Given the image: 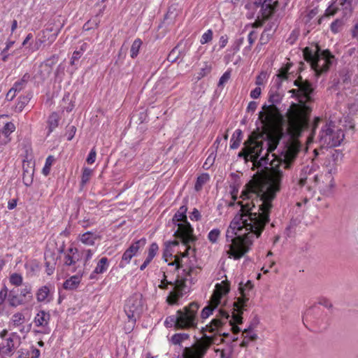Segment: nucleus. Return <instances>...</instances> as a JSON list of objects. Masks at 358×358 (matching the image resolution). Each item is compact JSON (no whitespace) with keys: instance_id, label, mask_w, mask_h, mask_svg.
<instances>
[{"instance_id":"1","label":"nucleus","mask_w":358,"mask_h":358,"mask_svg":"<svg viewBox=\"0 0 358 358\" xmlns=\"http://www.w3.org/2000/svg\"><path fill=\"white\" fill-rule=\"evenodd\" d=\"M273 181V185L266 183L259 192H254L262 201L257 212H252L255 206L246 202L230 222L226 231L229 257L240 259L250 250L254 239L261 236L266 225L270 222V214L273 208V201L279 192L278 182Z\"/></svg>"},{"instance_id":"2","label":"nucleus","mask_w":358,"mask_h":358,"mask_svg":"<svg viewBox=\"0 0 358 358\" xmlns=\"http://www.w3.org/2000/svg\"><path fill=\"white\" fill-rule=\"evenodd\" d=\"M264 132V143L266 142V155L267 158H269L270 154L273 159L270 161L269 164L271 166V169L267 174V176L262 180L255 182L252 187V191L253 192H259L260 187L266 183L273 185V179L275 181L278 182L279 192L281 189L282 180L283 178V172L280 169L282 166L285 169H289L292 168L293 163L296 159V154L292 150L286 149L282 150L279 155L273 153L277 149L282 136V132L281 131H272L267 134Z\"/></svg>"},{"instance_id":"3","label":"nucleus","mask_w":358,"mask_h":358,"mask_svg":"<svg viewBox=\"0 0 358 358\" xmlns=\"http://www.w3.org/2000/svg\"><path fill=\"white\" fill-rule=\"evenodd\" d=\"M264 132L258 129L252 131L247 140L243 143V146L238 153V157L243 159L245 163L252 162L253 169H263L267 168L270 163L266 153L262 155L264 150Z\"/></svg>"},{"instance_id":"4","label":"nucleus","mask_w":358,"mask_h":358,"mask_svg":"<svg viewBox=\"0 0 358 358\" xmlns=\"http://www.w3.org/2000/svg\"><path fill=\"white\" fill-rule=\"evenodd\" d=\"M311 103V96L307 95L306 101L299 100V103H292L288 110L287 122L289 129L295 134H300L310 125L312 108L308 105Z\"/></svg>"},{"instance_id":"5","label":"nucleus","mask_w":358,"mask_h":358,"mask_svg":"<svg viewBox=\"0 0 358 358\" xmlns=\"http://www.w3.org/2000/svg\"><path fill=\"white\" fill-rule=\"evenodd\" d=\"M303 53L305 60L310 64L311 69L317 76L327 72L335 62L334 55L329 50L318 49L313 52L310 48L306 47Z\"/></svg>"},{"instance_id":"6","label":"nucleus","mask_w":358,"mask_h":358,"mask_svg":"<svg viewBox=\"0 0 358 358\" xmlns=\"http://www.w3.org/2000/svg\"><path fill=\"white\" fill-rule=\"evenodd\" d=\"M187 207L186 204L180 207L172 218L173 224L178 226V229L174 232L173 236L180 240L182 243L188 245L189 243H195L197 238L194 235V229L187 221Z\"/></svg>"},{"instance_id":"7","label":"nucleus","mask_w":358,"mask_h":358,"mask_svg":"<svg viewBox=\"0 0 358 358\" xmlns=\"http://www.w3.org/2000/svg\"><path fill=\"white\" fill-rule=\"evenodd\" d=\"M292 66V63H287L278 70L273 79V87L279 90L282 87L288 88L296 86L298 87L297 90H313L310 87V83L308 80L303 82L301 77L294 79V71H289Z\"/></svg>"},{"instance_id":"8","label":"nucleus","mask_w":358,"mask_h":358,"mask_svg":"<svg viewBox=\"0 0 358 358\" xmlns=\"http://www.w3.org/2000/svg\"><path fill=\"white\" fill-rule=\"evenodd\" d=\"M344 137L343 131L331 121L322 126L319 134V142L322 148H331L340 145Z\"/></svg>"},{"instance_id":"9","label":"nucleus","mask_w":358,"mask_h":358,"mask_svg":"<svg viewBox=\"0 0 358 358\" xmlns=\"http://www.w3.org/2000/svg\"><path fill=\"white\" fill-rule=\"evenodd\" d=\"M199 304L197 302H191L182 309L177 310L178 317V327L180 329H195L198 324V310Z\"/></svg>"},{"instance_id":"10","label":"nucleus","mask_w":358,"mask_h":358,"mask_svg":"<svg viewBox=\"0 0 358 358\" xmlns=\"http://www.w3.org/2000/svg\"><path fill=\"white\" fill-rule=\"evenodd\" d=\"M143 311V295L140 293H134L126 301L124 306V312L129 319V322H131V329H133L136 320L140 317Z\"/></svg>"},{"instance_id":"11","label":"nucleus","mask_w":358,"mask_h":358,"mask_svg":"<svg viewBox=\"0 0 358 358\" xmlns=\"http://www.w3.org/2000/svg\"><path fill=\"white\" fill-rule=\"evenodd\" d=\"M212 343V337L204 334L202 339L196 345L185 347L183 349V358H203Z\"/></svg>"},{"instance_id":"12","label":"nucleus","mask_w":358,"mask_h":358,"mask_svg":"<svg viewBox=\"0 0 358 358\" xmlns=\"http://www.w3.org/2000/svg\"><path fill=\"white\" fill-rule=\"evenodd\" d=\"M201 268L199 267L189 266V268H185L182 269V272L184 273V277H180L179 275L177 276V278L173 281L172 286H173V289L177 290L178 292H181L184 294L186 292L185 288L187 287L186 282L187 280H190L191 283H194V278H191L192 274H197Z\"/></svg>"},{"instance_id":"13","label":"nucleus","mask_w":358,"mask_h":358,"mask_svg":"<svg viewBox=\"0 0 358 358\" xmlns=\"http://www.w3.org/2000/svg\"><path fill=\"white\" fill-rule=\"evenodd\" d=\"M230 317L231 315L229 312L220 309L219 317L213 319L208 324L201 329V331H208L209 333L219 332Z\"/></svg>"},{"instance_id":"14","label":"nucleus","mask_w":358,"mask_h":358,"mask_svg":"<svg viewBox=\"0 0 358 358\" xmlns=\"http://www.w3.org/2000/svg\"><path fill=\"white\" fill-rule=\"evenodd\" d=\"M50 314L43 310H40L34 319L35 325L38 327H41L40 330H34L35 334H48L51 331V329L49 327V322L50 320Z\"/></svg>"},{"instance_id":"15","label":"nucleus","mask_w":358,"mask_h":358,"mask_svg":"<svg viewBox=\"0 0 358 358\" xmlns=\"http://www.w3.org/2000/svg\"><path fill=\"white\" fill-rule=\"evenodd\" d=\"M253 288V285L250 280H248L246 283H239L238 291L241 294V296L237 298V300L234 302L233 306L236 308H243L247 306V303L249 300V292Z\"/></svg>"},{"instance_id":"16","label":"nucleus","mask_w":358,"mask_h":358,"mask_svg":"<svg viewBox=\"0 0 358 358\" xmlns=\"http://www.w3.org/2000/svg\"><path fill=\"white\" fill-rule=\"evenodd\" d=\"M230 291L229 282L223 280L220 283L215 285V289L211 296L212 301H216L217 305L221 303L222 299L228 294Z\"/></svg>"},{"instance_id":"17","label":"nucleus","mask_w":358,"mask_h":358,"mask_svg":"<svg viewBox=\"0 0 358 358\" xmlns=\"http://www.w3.org/2000/svg\"><path fill=\"white\" fill-rule=\"evenodd\" d=\"M243 310L244 309L241 308L238 309L234 307L233 308V313L231 315V319L229 320V324L231 326V331L235 335L238 334L241 331V329L238 325L241 324L243 322Z\"/></svg>"},{"instance_id":"18","label":"nucleus","mask_w":358,"mask_h":358,"mask_svg":"<svg viewBox=\"0 0 358 358\" xmlns=\"http://www.w3.org/2000/svg\"><path fill=\"white\" fill-rule=\"evenodd\" d=\"M23 174H22V181L25 186H30L34 180V163L33 165H31L29 162L24 161L23 165Z\"/></svg>"},{"instance_id":"19","label":"nucleus","mask_w":358,"mask_h":358,"mask_svg":"<svg viewBox=\"0 0 358 358\" xmlns=\"http://www.w3.org/2000/svg\"><path fill=\"white\" fill-rule=\"evenodd\" d=\"M278 1L274 0H265L264 6L260 8V13L264 20H268L275 11Z\"/></svg>"},{"instance_id":"20","label":"nucleus","mask_w":358,"mask_h":358,"mask_svg":"<svg viewBox=\"0 0 358 358\" xmlns=\"http://www.w3.org/2000/svg\"><path fill=\"white\" fill-rule=\"evenodd\" d=\"M109 267L108 259L106 257H101L98 262L96 266L90 275V279L97 280V275L105 273Z\"/></svg>"},{"instance_id":"21","label":"nucleus","mask_w":358,"mask_h":358,"mask_svg":"<svg viewBox=\"0 0 358 358\" xmlns=\"http://www.w3.org/2000/svg\"><path fill=\"white\" fill-rule=\"evenodd\" d=\"M20 338L16 333H13L10 336L6 339V344L2 347V353L6 355H11L16 348L15 343H20Z\"/></svg>"},{"instance_id":"22","label":"nucleus","mask_w":358,"mask_h":358,"mask_svg":"<svg viewBox=\"0 0 358 358\" xmlns=\"http://www.w3.org/2000/svg\"><path fill=\"white\" fill-rule=\"evenodd\" d=\"M7 297L9 306L11 307H17L24 304V300H22V296H20L18 288H13L8 291Z\"/></svg>"},{"instance_id":"23","label":"nucleus","mask_w":358,"mask_h":358,"mask_svg":"<svg viewBox=\"0 0 358 358\" xmlns=\"http://www.w3.org/2000/svg\"><path fill=\"white\" fill-rule=\"evenodd\" d=\"M192 243H188V245H185L184 243H182L185 248H186V250L185 252H178L177 255H176L174 256L175 257V259L173 262H171V263H169V266H176V271H178L179 269L183 268V264H182V259L184 257H187L189 255V250L191 249V244Z\"/></svg>"},{"instance_id":"24","label":"nucleus","mask_w":358,"mask_h":358,"mask_svg":"<svg viewBox=\"0 0 358 358\" xmlns=\"http://www.w3.org/2000/svg\"><path fill=\"white\" fill-rule=\"evenodd\" d=\"M342 154L337 150H334L329 156V164L327 165L328 174L333 175L337 173V162L341 159Z\"/></svg>"},{"instance_id":"25","label":"nucleus","mask_w":358,"mask_h":358,"mask_svg":"<svg viewBox=\"0 0 358 358\" xmlns=\"http://www.w3.org/2000/svg\"><path fill=\"white\" fill-rule=\"evenodd\" d=\"M259 118H264V121L267 124H274L277 123L278 119L282 120V117L280 113H273L271 112H259Z\"/></svg>"},{"instance_id":"26","label":"nucleus","mask_w":358,"mask_h":358,"mask_svg":"<svg viewBox=\"0 0 358 358\" xmlns=\"http://www.w3.org/2000/svg\"><path fill=\"white\" fill-rule=\"evenodd\" d=\"M321 313V309L319 306L315 305L308 308L303 314V322L306 324V322L312 321L314 319L318 317Z\"/></svg>"},{"instance_id":"27","label":"nucleus","mask_w":358,"mask_h":358,"mask_svg":"<svg viewBox=\"0 0 358 358\" xmlns=\"http://www.w3.org/2000/svg\"><path fill=\"white\" fill-rule=\"evenodd\" d=\"M271 93L268 97V102L271 103L269 106H267L266 103L263 106L264 110H268L270 108H272L273 110L277 109V107L275 104L280 102L282 95L278 91H270Z\"/></svg>"},{"instance_id":"28","label":"nucleus","mask_w":358,"mask_h":358,"mask_svg":"<svg viewBox=\"0 0 358 358\" xmlns=\"http://www.w3.org/2000/svg\"><path fill=\"white\" fill-rule=\"evenodd\" d=\"M45 259L46 273L48 275H50L55 271V255L51 252L46 251L45 252Z\"/></svg>"},{"instance_id":"29","label":"nucleus","mask_w":358,"mask_h":358,"mask_svg":"<svg viewBox=\"0 0 358 358\" xmlns=\"http://www.w3.org/2000/svg\"><path fill=\"white\" fill-rule=\"evenodd\" d=\"M146 243V239L142 238L138 241H134L131 245L126 250L129 253L136 256L138 251L144 248Z\"/></svg>"},{"instance_id":"30","label":"nucleus","mask_w":358,"mask_h":358,"mask_svg":"<svg viewBox=\"0 0 358 358\" xmlns=\"http://www.w3.org/2000/svg\"><path fill=\"white\" fill-rule=\"evenodd\" d=\"M80 282V277L78 275L71 276L64 281L63 287L67 290H73L77 288Z\"/></svg>"},{"instance_id":"31","label":"nucleus","mask_w":358,"mask_h":358,"mask_svg":"<svg viewBox=\"0 0 358 358\" xmlns=\"http://www.w3.org/2000/svg\"><path fill=\"white\" fill-rule=\"evenodd\" d=\"M99 238V236L96 234L91 231H87L80 236V241L85 245H94L95 243V240Z\"/></svg>"},{"instance_id":"32","label":"nucleus","mask_w":358,"mask_h":358,"mask_svg":"<svg viewBox=\"0 0 358 358\" xmlns=\"http://www.w3.org/2000/svg\"><path fill=\"white\" fill-rule=\"evenodd\" d=\"M243 131L238 129H236L234 134H232L231 138V144H230V148L232 150L237 149L242 141L243 139Z\"/></svg>"},{"instance_id":"33","label":"nucleus","mask_w":358,"mask_h":358,"mask_svg":"<svg viewBox=\"0 0 358 358\" xmlns=\"http://www.w3.org/2000/svg\"><path fill=\"white\" fill-rule=\"evenodd\" d=\"M31 76L29 73H25L22 78L17 80L10 90H22L28 87L27 84L31 82Z\"/></svg>"},{"instance_id":"34","label":"nucleus","mask_w":358,"mask_h":358,"mask_svg":"<svg viewBox=\"0 0 358 358\" xmlns=\"http://www.w3.org/2000/svg\"><path fill=\"white\" fill-rule=\"evenodd\" d=\"M32 95L30 93H27L26 95L20 96L18 98L17 103L15 106V111L21 112L25 106L29 103L31 99Z\"/></svg>"},{"instance_id":"35","label":"nucleus","mask_w":358,"mask_h":358,"mask_svg":"<svg viewBox=\"0 0 358 358\" xmlns=\"http://www.w3.org/2000/svg\"><path fill=\"white\" fill-rule=\"evenodd\" d=\"M219 305H217L216 301H212V300H210V303L205 306L201 313V317L202 319H206L208 318L210 315L213 314V312L215 309H216L218 307Z\"/></svg>"},{"instance_id":"36","label":"nucleus","mask_w":358,"mask_h":358,"mask_svg":"<svg viewBox=\"0 0 358 358\" xmlns=\"http://www.w3.org/2000/svg\"><path fill=\"white\" fill-rule=\"evenodd\" d=\"M59 120L60 117L57 113L53 112L52 113L50 114L48 120L49 133H51L56 127H57V126L59 125Z\"/></svg>"},{"instance_id":"37","label":"nucleus","mask_w":358,"mask_h":358,"mask_svg":"<svg viewBox=\"0 0 358 358\" xmlns=\"http://www.w3.org/2000/svg\"><path fill=\"white\" fill-rule=\"evenodd\" d=\"M183 296V293L181 292H178L177 290L173 289L169 294L166 301L169 305H175L178 303L179 299Z\"/></svg>"},{"instance_id":"38","label":"nucleus","mask_w":358,"mask_h":358,"mask_svg":"<svg viewBox=\"0 0 358 358\" xmlns=\"http://www.w3.org/2000/svg\"><path fill=\"white\" fill-rule=\"evenodd\" d=\"M210 180L209 174L207 173H203L199 176L196 178L195 185H194V189L196 192H199L203 185H205L208 180Z\"/></svg>"},{"instance_id":"39","label":"nucleus","mask_w":358,"mask_h":358,"mask_svg":"<svg viewBox=\"0 0 358 358\" xmlns=\"http://www.w3.org/2000/svg\"><path fill=\"white\" fill-rule=\"evenodd\" d=\"M312 168L308 166L304 168L300 175L299 185L301 187L304 186L309 180V176H311Z\"/></svg>"},{"instance_id":"40","label":"nucleus","mask_w":358,"mask_h":358,"mask_svg":"<svg viewBox=\"0 0 358 358\" xmlns=\"http://www.w3.org/2000/svg\"><path fill=\"white\" fill-rule=\"evenodd\" d=\"M57 62V57L56 55H53V56L45 60L44 62H43L41 65V68L42 69H44L47 74H49L52 71V66Z\"/></svg>"},{"instance_id":"41","label":"nucleus","mask_w":358,"mask_h":358,"mask_svg":"<svg viewBox=\"0 0 358 358\" xmlns=\"http://www.w3.org/2000/svg\"><path fill=\"white\" fill-rule=\"evenodd\" d=\"M20 296H22L24 303L30 302L33 299L31 287L26 285L24 288L21 289Z\"/></svg>"},{"instance_id":"42","label":"nucleus","mask_w":358,"mask_h":358,"mask_svg":"<svg viewBox=\"0 0 358 358\" xmlns=\"http://www.w3.org/2000/svg\"><path fill=\"white\" fill-rule=\"evenodd\" d=\"M141 45L142 41L140 38L134 40L130 49V56L131 58L134 59L138 56Z\"/></svg>"},{"instance_id":"43","label":"nucleus","mask_w":358,"mask_h":358,"mask_svg":"<svg viewBox=\"0 0 358 358\" xmlns=\"http://www.w3.org/2000/svg\"><path fill=\"white\" fill-rule=\"evenodd\" d=\"M270 29H271L268 28V27H266L264 28L259 38V46H262L264 45L267 44L270 41L271 36H273V33H271L269 31Z\"/></svg>"},{"instance_id":"44","label":"nucleus","mask_w":358,"mask_h":358,"mask_svg":"<svg viewBox=\"0 0 358 358\" xmlns=\"http://www.w3.org/2000/svg\"><path fill=\"white\" fill-rule=\"evenodd\" d=\"M178 317L177 313L176 315L167 317L164 321L166 327L169 328L174 327L176 329H180L178 327Z\"/></svg>"},{"instance_id":"45","label":"nucleus","mask_w":358,"mask_h":358,"mask_svg":"<svg viewBox=\"0 0 358 358\" xmlns=\"http://www.w3.org/2000/svg\"><path fill=\"white\" fill-rule=\"evenodd\" d=\"M15 130V124L11 122H7L2 129V134L3 136L7 138V142H9L10 141V138H9V136L11 133H13Z\"/></svg>"},{"instance_id":"46","label":"nucleus","mask_w":358,"mask_h":358,"mask_svg":"<svg viewBox=\"0 0 358 358\" xmlns=\"http://www.w3.org/2000/svg\"><path fill=\"white\" fill-rule=\"evenodd\" d=\"M92 173V170L87 167L83 169V173L81 176L80 186L83 187L90 180Z\"/></svg>"},{"instance_id":"47","label":"nucleus","mask_w":358,"mask_h":358,"mask_svg":"<svg viewBox=\"0 0 358 358\" xmlns=\"http://www.w3.org/2000/svg\"><path fill=\"white\" fill-rule=\"evenodd\" d=\"M50 289L47 286H43L41 287L36 293V299L38 301H44L48 296Z\"/></svg>"},{"instance_id":"48","label":"nucleus","mask_w":358,"mask_h":358,"mask_svg":"<svg viewBox=\"0 0 358 358\" xmlns=\"http://www.w3.org/2000/svg\"><path fill=\"white\" fill-rule=\"evenodd\" d=\"M315 91H289V92H292V94H291V96H293V95H296L299 96L298 99L302 100L303 101H306V96L307 95L311 96V102L313 101V96L314 95Z\"/></svg>"},{"instance_id":"49","label":"nucleus","mask_w":358,"mask_h":358,"mask_svg":"<svg viewBox=\"0 0 358 358\" xmlns=\"http://www.w3.org/2000/svg\"><path fill=\"white\" fill-rule=\"evenodd\" d=\"M189 338V335L186 333L175 334L171 337V341L175 345H180L181 342Z\"/></svg>"},{"instance_id":"50","label":"nucleus","mask_w":358,"mask_h":358,"mask_svg":"<svg viewBox=\"0 0 358 358\" xmlns=\"http://www.w3.org/2000/svg\"><path fill=\"white\" fill-rule=\"evenodd\" d=\"M231 69H228L223 73L217 83L218 87L224 88L225 87L226 83H227L231 78Z\"/></svg>"},{"instance_id":"51","label":"nucleus","mask_w":358,"mask_h":358,"mask_svg":"<svg viewBox=\"0 0 358 358\" xmlns=\"http://www.w3.org/2000/svg\"><path fill=\"white\" fill-rule=\"evenodd\" d=\"M55 161V157L52 155H49L46 159L45 166L43 168L42 173L44 176H47L50 172V168Z\"/></svg>"},{"instance_id":"52","label":"nucleus","mask_w":358,"mask_h":358,"mask_svg":"<svg viewBox=\"0 0 358 358\" xmlns=\"http://www.w3.org/2000/svg\"><path fill=\"white\" fill-rule=\"evenodd\" d=\"M133 257L134 256L132 255V254H130L128 251L125 250L122 256V259L119 264V267L121 268H124L128 264L130 263Z\"/></svg>"},{"instance_id":"53","label":"nucleus","mask_w":358,"mask_h":358,"mask_svg":"<svg viewBox=\"0 0 358 358\" xmlns=\"http://www.w3.org/2000/svg\"><path fill=\"white\" fill-rule=\"evenodd\" d=\"M24 315L21 313H16L12 317L13 325L16 327L22 325L24 323Z\"/></svg>"},{"instance_id":"54","label":"nucleus","mask_w":358,"mask_h":358,"mask_svg":"<svg viewBox=\"0 0 358 358\" xmlns=\"http://www.w3.org/2000/svg\"><path fill=\"white\" fill-rule=\"evenodd\" d=\"M9 280L12 285L18 287L22 283V277L20 274L15 273L10 275Z\"/></svg>"},{"instance_id":"55","label":"nucleus","mask_w":358,"mask_h":358,"mask_svg":"<svg viewBox=\"0 0 358 358\" xmlns=\"http://www.w3.org/2000/svg\"><path fill=\"white\" fill-rule=\"evenodd\" d=\"M180 52L178 50V46H176L169 54L167 60L171 63L175 62L179 58Z\"/></svg>"},{"instance_id":"56","label":"nucleus","mask_w":358,"mask_h":358,"mask_svg":"<svg viewBox=\"0 0 358 358\" xmlns=\"http://www.w3.org/2000/svg\"><path fill=\"white\" fill-rule=\"evenodd\" d=\"M220 235V230L218 229H212L208 234V238L212 243H215Z\"/></svg>"},{"instance_id":"57","label":"nucleus","mask_w":358,"mask_h":358,"mask_svg":"<svg viewBox=\"0 0 358 358\" xmlns=\"http://www.w3.org/2000/svg\"><path fill=\"white\" fill-rule=\"evenodd\" d=\"M213 31L211 29H208L205 33L202 34L201 37V44L203 45L211 41L213 39Z\"/></svg>"},{"instance_id":"58","label":"nucleus","mask_w":358,"mask_h":358,"mask_svg":"<svg viewBox=\"0 0 358 358\" xmlns=\"http://www.w3.org/2000/svg\"><path fill=\"white\" fill-rule=\"evenodd\" d=\"M243 42H244V38H243V37L237 38L234 42V43L231 46V48H230V50H229V51L232 52V55H234L235 53H236L240 50V47L243 43Z\"/></svg>"},{"instance_id":"59","label":"nucleus","mask_w":358,"mask_h":358,"mask_svg":"<svg viewBox=\"0 0 358 358\" xmlns=\"http://www.w3.org/2000/svg\"><path fill=\"white\" fill-rule=\"evenodd\" d=\"M267 79V73L262 72L256 78V85H258L255 90H261L260 86L264 85Z\"/></svg>"},{"instance_id":"60","label":"nucleus","mask_w":358,"mask_h":358,"mask_svg":"<svg viewBox=\"0 0 358 358\" xmlns=\"http://www.w3.org/2000/svg\"><path fill=\"white\" fill-rule=\"evenodd\" d=\"M159 250L158 245L156 243H152L148 249V257L149 259H153V258L155 257L157 252Z\"/></svg>"},{"instance_id":"61","label":"nucleus","mask_w":358,"mask_h":358,"mask_svg":"<svg viewBox=\"0 0 358 358\" xmlns=\"http://www.w3.org/2000/svg\"><path fill=\"white\" fill-rule=\"evenodd\" d=\"M173 281H169L167 280V276L166 275L165 273H163L162 279L161 280L160 285H159V288L161 289H168L169 285H172Z\"/></svg>"},{"instance_id":"62","label":"nucleus","mask_w":358,"mask_h":358,"mask_svg":"<svg viewBox=\"0 0 358 358\" xmlns=\"http://www.w3.org/2000/svg\"><path fill=\"white\" fill-rule=\"evenodd\" d=\"M342 26V22L339 20H336L331 24V31L336 34L338 33Z\"/></svg>"},{"instance_id":"63","label":"nucleus","mask_w":358,"mask_h":358,"mask_svg":"<svg viewBox=\"0 0 358 358\" xmlns=\"http://www.w3.org/2000/svg\"><path fill=\"white\" fill-rule=\"evenodd\" d=\"M96 157V152L95 148H93L90 150V153H89V155H88V156H87V157L86 159V162H87V164H93L95 162Z\"/></svg>"},{"instance_id":"64","label":"nucleus","mask_w":358,"mask_h":358,"mask_svg":"<svg viewBox=\"0 0 358 358\" xmlns=\"http://www.w3.org/2000/svg\"><path fill=\"white\" fill-rule=\"evenodd\" d=\"M211 70H212L211 64H208L206 63L204 64V66L201 69L199 75L201 77H204V76L208 75L211 72Z\"/></svg>"}]
</instances>
